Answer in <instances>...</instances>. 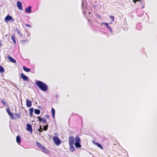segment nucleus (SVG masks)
<instances>
[{
    "label": "nucleus",
    "mask_w": 157,
    "mask_h": 157,
    "mask_svg": "<svg viewBox=\"0 0 157 157\" xmlns=\"http://www.w3.org/2000/svg\"><path fill=\"white\" fill-rule=\"evenodd\" d=\"M32 7L31 6H29L28 7L25 9V11L26 13H30L32 12Z\"/></svg>",
    "instance_id": "ddd939ff"
},
{
    "label": "nucleus",
    "mask_w": 157,
    "mask_h": 157,
    "mask_svg": "<svg viewBox=\"0 0 157 157\" xmlns=\"http://www.w3.org/2000/svg\"><path fill=\"white\" fill-rule=\"evenodd\" d=\"M23 69L25 71L27 72H29L31 71V70L30 68H28L25 66L23 67Z\"/></svg>",
    "instance_id": "aec40b11"
},
{
    "label": "nucleus",
    "mask_w": 157,
    "mask_h": 157,
    "mask_svg": "<svg viewBox=\"0 0 157 157\" xmlns=\"http://www.w3.org/2000/svg\"><path fill=\"white\" fill-rule=\"evenodd\" d=\"M75 141V139L73 136H71L69 137L68 138L69 144H74Z\"/></svg>",
    "instance_id": "423d86ee"
},
{
    "label": "nucleus",
    "mask_w": 157,
    "mask_h": 157,
    "mask_svg": "<svg viewBox=\"0 0 157 157\" xmlns=\"http://www.w3.org/2000/svg\"><path fill=\"white\" fill-rule=\"evenodd\" d=\"M11 37L12 40H13V41L14 44H16V40L15 39L14 34H13L11 36Z\"/></svg>",
    "instance_id": "b1692460"
},
{
    "label": "nucleus",
    "mask_w": 157,
    "mask_h": 157,
    "mask_svg": "<svg viewBox=\"0 0 157 157\" xmlns=\"http://www.w3.org/2000/svg\"><path fill=\"white\" fill-rule=\"evenodd\" d=\"M56 97H58V95H56Z\"/></svg>",
    "instance_id": "a19ab883"
},
{
    "label": "nucleus",
    "mask_w": 157,
    "mask_h": 157,
    "mask_svg": "<svg viewBox=\"0 0 157 157\" xmlns=\"http://www.w3.org/2000/svg\"><path fill=\"white\" fill-rule=\"evenodd\" d=\"M20 76L21 78L24 80L25 81H28L29 78L28 77L25 75L23 73H21L20 74Z\"/></svg>",
    "instance_id": "1a4fd4ad"
},
{
    "label": "nucleus",
    "mask_w": 157,
    "mask_h": 157,
    "mask_svg": "<svg viewBox=\"0 0 157 157\" xmlns=\"http://www.w3.org/2000/svg\"><path fill=\"white\" fill-rule=\"evenodd\" d=\"M97 17L99 18H101V17L99 15H98Z\"/></svg>",
    "instance_id": "c9c22d12"
},
{
    "label": "nucleus",
    "mask_w": 157,
    "mask_h": 157,
    "mask_svg": "<svg viewBox=\"0 0 157 157\" xmlns=\"http://www.w3.org/2000/svg\"><path fill=\"white\" fill-rule=\"evenodd\" d=\"M1 102L3 104V105H6V102L5 100L2 99L1 100Z\"/></svg>",
    "instance_id": "2f4dec72"
},
{
    "label": "nucleus",
    "mask_w": 157,
    "mask_h": 157,
    "mask_svg": "<svg viewBox=\"0 0 157 157\" xmlns=\"http://www.w3.org/2000/svg\"><path fill=\"white\" fill-rule=\"evenodd\" d=\"M25 25L28 27H29V28H31L32 27V26L30 25H29V24H25Z\"/></svg>",
    "instance_id": "f704fd0d"
},
{
    "label": "nucleus",
    "mask_w": 157,
    "mask_h": 157,
    "mask_svg": "<svg viewBox=\"0 0 157 157\" xmlns=\"http://www.w3.org/2000/svg\"><path fill=\"white\" fill-rule=\"evenodd\" d=\"M74 144H69L70 146L69 150L71 152H73L75 151V148L73 146Z\"/></svg>",
    "instance_id": "a211bd4d"
},
{
    "label": "nucleus",
    "mask_w": 157,
    "mask_h": 157,
    "mask_svg": "<svg viewBox=\"0 0 157 157\" xmlns=\"http://www.w3.org/2000/svg\"><path fill=\"white\" fill-rule=\"evenodd\" d=\"M88 21H89V22H90V19H88Z\"/></svg>",
    "instance_id": "58836bf2"
},
{
    "label": "nucleus",
    "mask_w": 157,
    "mask_h": 157,
    "mask_svg": "<svg viewBox=\"0 0 157 157\" xmlns=\"http://www.w3.org/2000/svg\"><path fill=\"white\" fill-rule=\"evenodd\" d=\"M34 113L37 115L39 114L40 113V109H35L34 110Z\"/></svg>",
    "instance_id": "5701e85b"
},
{
    "label": "nucleus",
    "mask_w": 157,
    "mask_h": 157,
    "mask_svg": "<svg viewBox=\"0 0 157 157\" xmlns=\"http://www.w3.org/2000/svg\"><path fill=\"white\" fill-rule=\"evenodd\" d=\"M90 14V12H89V14Z\"/></svg>",
    "instance_id": "79ce46f5"
},
{
    "label": "nucleus",
    "mask_w": 157,
    "mask_h": 157,
    "mask_svg": "<svg viewBox=\"0 0 157 157\" xmlns=\"http://www.w3.org/2000/svg\"><path fill=\"white\" fill-rule=\"evenodd\" d=\"M16 141L18 144H20L21 142V138L19 135H17L16 138Z\"/></svg>",
    "instance_id": "2eb2a0df"
},
{
    "label": "nucleus",
    "mask_w": 157,
    "mask_h": 157,
    "mask_svg": "<svg viewBox=\"0 0 157 157\" xmlns=\"http://www.w3.org/2000/svg\"><path fill=\"white\" fill-rule=\"evenodd\" d=\"M21 114L20 113H15L14 114V117L13 114V117H12L11 119L13 120H16L20 118H21Z\"/></svg>",
    "instance_id": "20e7f679"
},
{
    "label": "nucleus",
    "mask_w": 157,
    "mask_h": 157,
    "mask_svg": "<svg viewBox=\"0 0 157 157\" xmlns=\"http://www.w3.org/2000/svg\"><path fill=\"white\" fill-rule=\"evenodd\" d=\"M109 18H111L112 21H113L114 20V17L112 16H110Z\"/></svg>",
    "instance_id": "7c9ffc66"
},
{
    "label": "nucleus",
    "mask_w": 157,
    "mask_h": 157,
    "mask_svg": "<svg viewBox=\"0 0 157 157\" xmlns=\"http://www.w3.org/2000/svg\"><path fill=\"white\" fill-rule=\"evenodd\" d=\"M8 58L9 60L11 62L13 63H16V60L14 59L12 57L10 56V55L8 56Z\"/></svg>",
    "instance_id": "9b49d317"
},
{
    "label": "nucleus",
    "mask_w": 157,
    "mask_h": 157,
    "mask_svg": "<svg viewBox=\"0 0 157 157\" xmlns=\"http://www.w3.org/2000/svg\"><path fill=\"white\" fill-rule=\"evenodd\" d=\"M5 72V69L4 68L2 67L0 65V72L2 73H3Z\"/></svg>",
    "instance_id": "a878e982"
},
{
    "label": "nucleus",
    "mask_w": 157,
    "mask_h": 157,
    "mask_svg": "<svg viewBox=\"0 0 157 157\" xmlns=\"http://www.w3.org/2000/svg\"><path fill=\"white\" fill-rule=\"evenodd\" d=\"M87 5V3H86V2L85 1V0H82V8L83 9V10H84V8L86 7V6Z\"/></svg>",
    "instance_id": "f3484780"
},
{
    "label": "nucleus",
    "mask_w": 157,
    "mask_h": 157,
    "mask_svg": "<svg viewBox=\"0 0 157 157\" xmlns=\"http://www.w3.org/2000/svg\"><path fill=\"white\" fill-rule=\"evenodd\" d=\"M93 142L94 144L97 146L98 147L100 148L101 149H103V147L101 146V145L99 143H98L97 142H95L94 141H93Z\"/></svg>",
    "instance_id": "4468645a"
},
{
    "label": "nucleus",
    "mask_w": 157,
    "mask_h": 157,
    "mask_svg": "<svg viewBox=\"0 0 157 157\" xmlns=\"http://www.w3.org/2000/svg\"><path fill=\"white\" fill-rule=\"evenodd\" d=\"M48 124H47L46 125H44L43 126V130L45 131H46L48 129Z\"/></svg>",
    "instance_id": "cd10ccee"
},
{
    "label": "nucleus",
    "mask_w": 157,
    "mask_h": 157,
    "mask_svg": "<svg viewBox=\"0 0 157 157\" xmlns=\"http://www.w3.org/2000/svg\"><path fill=\"white\" fill-rule=\"evenodd\" d=\"M81 140L80 137L78 136H76L75 138V142H80Z\"/></svg>",
    "instance_id": "bb28decb"
},
{
    "label": "nucleus",
    "mask_w": 157,
    "mask_h": 157,
    "mask_svg": "<svg viewBox=\"0 0 157 157\" xmlns=\"http://www.w3.org/2000/svg\"><path fill=\"white\" fill-rule=\"evenodd\" d=\"M45 117H46V118H49V116L48 115H47V114H46L45 115Z\"/></svg>",
    "instance_id": "e433bc0d"
},
{
    "label": "nucleus",
    "mask_w": 157,
    "mask_h": 157,
    "mask_svg": "<svg viewBox=\"0 0 157 157\" xmlns=\"http://www.w3.org/2000/svg\"><path fill=\"white\" fill-rule=\"evenodd\" d=\"M144 6L143 5L142 6V8H144Z\"/></svg>",
    "instance_id": "4c0bfd02"
},
{
    "label": "nucleus",
    "mask_w": 157,
    "mask_h": 157,
    "mask_svg": "<svg viewBox=\"0 0 157 157\" xmlns=\"http://www.w3.org/2000/svg\"><path fill=\"white\" fill-rule=\"evenodd\" d=\"M141 0H133V2L135 3H136V2L140 1Z\"/></svg>",
    "instance_id": "473e14b6"
},
{
    "label": "nucleus",
    "mask_w": 157,
    "mask_h": 157,
    "mask_svg": "<svg viewBox=\"0 0 157 157\" xmlns=\"http://www.w3.org/2000/svg\"><path fill=\"white\" fill-rule=\"evenodd\" d=\"M52 140L56 146H58L61 144V140H60L58 137L54 136L53 137Z\"/></svg>",
    "instance_id": "7ed1b4c3"
},
{
    "label": "nucleus",
    "mask_w": 157,
    "mask_h": 157,
    "mask_svg": "<svg viewBox=\"0 0 157 157\" xmlns=\"http://www.w3.org/2000/svg\"><path fill=\"white\" fill-rule=\"evenodd\" d=\"M5 20L7 21H9L11 20L12 22H13L14 21V19L13 18V17L10 15L9 14H8L5 18Z\"/></svg>",
    "instance_id": "6e6552de"
},
{
    "label": "nucleus",
    "mask_w": 157,
    "mask_h": 157,
    "mask_svg": "<svg viewBox=\"0 0 157 157\" xmlns=\"http://www.w3.org/2000/svg\"><path fill=\"white\" fill-rule=\"evenodd\" d=\"M26 130L32 133L33 132V128L32 125L29 124H27L26 125Z\"/></svg>",
    "instance_id": "39448f33"
},
{
    "label": "nucleus",
    "mask_w": 157,
    "mask_h": 157,
    "mask_svg": "<svg viewBox=\"0 0 157 157\" xmlns=\"http://www.w3.org/2000/svg\"><path fill=\"white\" fill-rule=\"evenodd\" d=\"M51 112L52 117L53 118H55V110L53 108H52Z\"/></svg>",
    "instance_id": "412c9836"
},
{
    "label": "nucleus",
    "mask_w": 157,
    "mask_h": 157,
    "mask_svg": "<svg viewBox=\"0 0 157 157\" xmlns=\"http://www.w3.org/2000/svg\"><path fill=\"white\" fill-rule=\"evenodd\" d=\"M80 142H75L74 145L76 148H80L81 147V145L80 144Z\"/></svg>",
    "instance_id": "6ab92c4d"
},
{
    "label": "nucleus",
    "mask_w": 157,
    "mask_h": 157,
    "mask_svg": "<svg viewBox=\"0 0 157 157\" xmlns=\"http://www.w3.org/2000/svg\"><path fill=\"white\" fill-rule=\"evenodd\" d=\"M17 6L18 9L20 10H22L23 8L22 6L21 2L20 1H18L17 3Z\"/></svg>",
    "instance_id": "0eeeda50"
},
{
    "label": "nucleus",
    "mask_w": 157,
    "mask_h": 157,
    "mask_svg": "<svg viewBox=\"0 0 157 157\" xmlns=\"http://www.w3.org/2000/svg\"><path fill=\"white\" fill-rule=\"evenodd\" d=\"M6 110L8 115L11 118L12 117H13V113L11 112L10 109L9 108H7L6 109Z\"/></svg>",
    "instance_id": "f8f14e48"
},
{
    "label": "nucleus",
    "mask_w": 157,
    "mask_h": 157,
    "mask_svg": "<svg viewBox=\"0 0 157 157\" xmlns=\"http://www.w3.org/2000/svg\"><path fill=\"white\" fill-rule=\"evenodd\" d=\"M36 145L41 150V151L45 153H48V150L46 149L43 145L38 142H36Z\"/></svg>",
    "instance_id": "f03ea898"
},
{
    "label": "nucleus",
    "mask_w": 157,
    "mask_h": 157,
    "mask_svg": "<svg viewBox=\"0 0 157 157\" xmlns=\"http://www.w3.org/2000/svg\"><path fill=\"white\" fill-rule=\"evenodd\" d=\"M26 106L28 108H30L32 105V103L31 101L29 100L28 99L26 100Z\"/></svg>",
    "instance_id": "9d476101"
},
{
    "label": "nucleus",
    "mask_w": 157,
    "mask_h": 157,
    "mask_svg": "<svg viewBox=\"0 0 157 157\" xmlns=\"http://www.w3.org/2000/svg\"><path fill=\"white\" fill-rule=\"evenodd\" d=\"M34 110V109L33 108H30L29 109V111H30L29 113V115L30 116L32 117L33 115V112Z\"/></svg>",
    "instance_id": "4be33fe9"
},
{
    "label": "nucleus",
    "mask_w": 157,
    "mask_h": 157,
    "mask_svg": "<svg viewBox=\"0 0 157 157\" xmlns=\"http://www.w3.org/2000/svg\"><path fill=\"white\" fill-rule=\"evenodd\" d=\"M41 126L40 125V128H39L38 129V131L40 132H43V129L42 128H41Z\"/></svg>",
    "instance_id": "c756f323"
},
{
    "label": "nucleus",
    "mask_w": 157,
    "mask_h": 157,
    "mask_svg": "<svg viewBox=\"0 0 157 157\" xmlns=\"http://www.w3.org/2000/svg\"><path fill=\"white\" fill-rule=\"evenodd\" d=\"M102 24H103L109 29L111 33H113V31L112 30L111 28L109 26V24L107 23L102 22Z\"/></svg>",
    "instance_id": "dca6fc26"
},
{
    "label": "nucleus",
    "mask_w": 157,
    "mask_h": 157,
    "mask_svg": "<svg viewBox=\"0 0 157 157\" xmlns=\"http://www.w3.org/2000/svg\"><path fill=\"white\" fill-rule=\"evenodd\" d=\"M85 13H86L85 12H83V14H84V15H85Z\"/></svg>",
    "instance_id": "ea45409f"
},
{
    "label": "nucleus",
    "mask_w": 157,
    "mask_h": 157,
    "mask_svg": "<svg viewBox=\"0 0 157 157\" xmlns=\"http://www.w3.org/2000/svg\"><path fill=\"white\" fill-rule=\"evenodd\" d=\"M39 120L40 121V122H41V121L44 122V123L45 124L47 123V122L46 120L45 119V118H41L40 119H39Z\"/></svg>",
    "instance_id": "393cba45"
},
{
    "label": "nucleus",
    "mask_w": 157,
    "mask_h": 157,
    "mask_svg": "<svg viewBox=\"0 0 157 157\" xmlns=\"http://www.w3.org/2000/svg\"><path fill=\"white\" fill-rule=\"evenodd\" d=\"M17 31L18 34L19 35H21V36L22 34H21V33L20 32V31L18 29H17Z\"/></svg>",
    "instance_id": "72a5a7b5"
},
{
    "label": "nucleus",
    "mask_w": 157,
    "mask_h": 157,
    "mask_svg": "<svg viewBox=\"0 0 157 157\" xmlns=\"http://www.w3.org/2000/svg\"><path fill=\"white\" fill-rule=\"evenodd\" d=\"M35 84L41 90L45 91L48 90V85L44 82L39 80H37L35 82Z\"/></svg>",
    "instance_id": "f257e3e1"
},
{
    "label": "nucleus",
    "mask_w": 157,
    "mask_h": 157,
    "mask_svg": "<svg viewBox=\"0 0 157 157\" xmlns=\"http://www.w3.org/2000/svg\"><path fill=\"white\" fill-rule=\"evenodd\" d=\"M26 40H22L20 41V43L22 44H25L26 42Z\"/></svg>",
    "instance_id": "c85d7f7f"
}]
</instances>
